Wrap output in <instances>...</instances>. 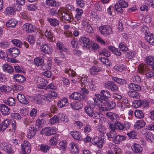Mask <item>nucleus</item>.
<instances>
[{
    "label": "nucleus",
    "instance_id": "4",
    "mask_svg": "<svg viewBox=\"0 0 154 154\" xmlns=\"http://www.w3.org/2000/svg\"><path fill=\"white\" fill-rule=\"evenodd\" d=\"M21 146L22 152L23 154H29L30 152L31 147L28 141H24Z\"/></svg>",
    "mask_w": 154,
    "mask_h": 154
},
{
    "label": "nucleus",
    "instance_id": "6",
    "mask_svg": "<svg viewBox=\"0 0 154 154\" xmlns=\"http://www.w3.org/2000/svg\"><path fill=\"white\" fill-rule=\"evenodd\" d=\"M79 44H80L81 46L83 48H89L90 40L89 38L83 37L80 38L79 40Z\"/></svg>",
    "mask_w": 154,
    "mask_h": 154
},
{
    "label": "nucleus",
    "instance_id": "1",
    "mask_svg": "<svg viewBox=\"0 0 154 154\" xmlns=\"http://www.w3.org/2000/svg\"><path fill=\"white\" fill-rule=\"evenodd\" d=\"M94 106L92 103H90L89 106L85 107V109L87 114L90 117L97 119L100 117L99 113L94 110Z\"/></svg>",
    "mask_w": 154,
    "mask_h": 154
},
{
    "label": "nucleus",
    "instance_id": "44",
    "mask_svg": "<svg viewBox=\"0 0 154 154\" xmlns=\"http://www.w3.org/2000/svg\"><path fill=\"white\" fill-rule=\"evenodd\" d=\"M4 103L9 106H13L15 104V101L14 99L12 97H10L7 100L4 101Z\"/></svg>",
    "mask_w": 154,
    "mask_h": 154
},
{
    "label": "nucleus",
    "instance_id": "63",
    "mask_svg": "<svg viewBox=\"0 0 154 154\" xmlns=\"http://www.w3.org/2000/svg\"><path fill=\"white\" fill-rule=\"evenodd\" d=\"M49 11L50 14L52 16H54V15L57 14H60L59 10L57 11L56 9L55 8L50 9L49 10Z\"/></svg>",
    "mask_w": 154,
    "mask_h": 154
},
{
    "label": "nucleus",
    "instance_id": "43",
    "mask_svg": "<svg viewBox=\"0 0 154 154\" xmlns=\"http://www.w3.org/2000/svg\"><path fill=\"white\" fill-rule=\"evenodd\" d=\"M3 149L5 151L8 153H12L13 152V150L11 148V147L7 145L6 143L3 144Z\"/></svg>",
    "mask_w": 154,
    "mask_h": 154
},
{
    "label": "nucleus",
    "instance_id": "2",
    "mask_svg": "<svg viewBox=\"0 0 154 154\" xmlns=\"http://www.w3.org/2000/svg\"><path fill=\"white\" fill-rule=\"evenodd\" d=\"M59 11L60 14L62 15V19L67 21L69 23L73 20V15L71 12L62 8L60 9Z\"/></svg>",
    "mask_w": 154,
    "mask_h": 154
},
{
    "label": "nucleus",
    "instance_id": "22",
    "mask_svg": "<svg viewBox=\"0 0 154 154\" xmlns=\"http://www.w3.org/2000/svg\"><path fill=\"white\" fill-rule=\"evenodd\" d=\"M145 38L149 44L154 45V35L150 33L145 35Z\"/></svg>",
    "mask_w": 154,
    "mask_h": 154
},
{
    "label": "nucleus",
    "instance_id": "42",
    "mask_svg": "<svg viewBox=\"0 0 154 154\" xmlns=\"http://www.w3.org/2000/svg\"><path fill=\"white\" fill-rule=\"evenodd\" d=\"M135 116L138 118L142 119L144 117V114L141 110H136L134 112Z\"/></svg>",
    "mask_w": 154,
    "mask_h": 154
},
{
    "label": "nucleus",
    "instance_id": "11",
    "mask_svg": "<svg viewBox=\"0 0 154 154\" xmlns=\"http://www.w3.org/2000/svg\"><path fill=\"white\" fill-rule=\"evenodd\" d=\"M149 66L146 64H140L138 69L139 72L143 74H145V73L149 69Z\"/></svg>",
    "mask_w": 154,
    "mask_h": 154
},
{
    "label": "nucleus",
    "instance_id": "56",
    "mask_svg": "<svg viewBox=\"0 0 154 154\" xmlns=\"http://www.w3.org/2000/svg\"><path fill=\"white\" fill-rule=\"evenodd\" d=\"M57 46L59 50L63 51H66V49L64 48L63 45L61 42H58L57 44Z\"/></svg>",
    "mask_w": 154,
    "mask_h": 154
},
{
    "label": "nucleus",
    "instance_id": "55",
    "mask_svg": "<svg viewBox=\"0 0 154 154\" xmlns=\"http://www.w3.org/2000/svg\"><path fill=\"white\" fill-rule=\"evenodd\" d=\"M59 119H60L61 121L67 122H68L69 120L67 116H65L64 114H61L59 115Z\"/></svg>",
    "mask_w": 154,
    "mask_h": 154
},
{
    "label": "nucleus",
    "instance_id": "14",
    "mask_svg": "<svg viewBox=\"0 0 154 154\" xmlns=\"http://www.w3.org/2000/svg\"><path fill=\"white\" fill-rule=\"evenodd\" d=\"M119 130H127L129 129L130 127V123L128 122H125L124 124L120 122H119Z\"/></svg>",
    "mask_w": 154,
    "mask_h": 154
},
{
    "label": "nucleus",
    "instance_id": "46",
    "mask_svg": "<svg viewBox=\"0 0 154 154\" xmlns=\"http://www.w3.org/2000/svg\"><path fill=\"white\" fill-rule=\"evenodd\" d=\"M0 90L1 92H5L6 93L11 91V88L8 86L4 85L0 87Z\"/></svg>",
    "mask_w": 154,
    "mask_h": 154
},
{
    "label": "nucleus",
    "instance_id": "12",
    "mask_svg": "<svg viewBox=\"0 0 154 154\" xmlns=\"http://www.w3.org/2000/svg\"><path fill=\"white\" fill-rule=\"evenodd\" d=\"M94 102H92L90 103H92L94 106V108L95 106H97L99 107H101L102 106H104L106 101L103 100L102 101L101 100L97 98L94 99Z\"/></svg>",
    "mask_w": 154,
    "mask_h": 154
},
{
    "label": "nucleus",
    "instance_id": "61",
    "mask_svg": "<svg viewBox=\"0 0 154 154\" xmlns=\"http://www.w3.org/2000/svg\"><path fill=\"white\" fill-rule=\"evenodd\" d=\"M11 42L16 46L19 47H20V45H22V42L20 40L17 39L12 40Z\"/></svg>",
    "mask_w": 154,
    "mask_h": 154
},
{
    "label": "nucleus",
    "instance_id": "20",
    "mask_svg": "<svg viewBox=\"0 0 154 154\" xmlns=\"http://www.w3.org/2000/svg\"><path fill=\"white\" fill-rule=\"evenodd\" d=\"M9 52L10 54H11L13 57H17L20 53L19 50L16 48H12L9 50Z\"/></svg>",
    "mask_w": 154,
    "mask_h": 154
},
{
    "label": "nucleus",
    "instance_id": "5",
    "mask_svg": "<svg viewBox=\"0 0 154 154\" xmlns=\"http://www.w3.org/2000/svg\"><path fill=\"white\" fill-rule=\"evenodd\" d=\"M99 30L101 33L104 35H109L112 32L111 28L109 26L105 25L100 26Z\"/></svg>",
    "mask_w": 154,
    "mask_h": 154
},
{
    "label": "nucleus",
    "instance_id": "36",
    "mask_svg": "<svg viewBox=\"0 0 154 154\" xmlns=\"http://www.w3.org/2000/svg\"><path fill=\"white\" fill-rule=\"evenodd\" d=\"M154 130V124L153 125H150L146 126V128H144L142 131V134L145 136L148 132V130Z\"/></svg>",
    "mask_w": 154,
    "mask_h": 154
},
{
    "label": "nucleus",
    "instance_id": "25",
    "mask_svg": "<svg viewBox=\"0 0 154 154\" xmlns=\"http://www.w3.org/2000/svg\"><path fill=\"white\" fill-rule=\"evenodd\" d=\"M57 105L59 107L61 108L63 107L67 106L69 104L67 98L64 97L63 99H61L57 103Z\"/></svg>",
    "mask_w": 154,
    "mask_h": 154
},
{
    "label": "nucleus",
    "instance_id": "7",
    "mask_svg": "<svg viewBox=\"0 0 154 154\" xmlns=\"http://www.w3.org/2000/svg\"><path fill=\"white\" fill-rule=\"evenodd\" d=\"M105 86L106 88L110 89L113 91H116L118 90V87L117 85L113 82L111 81H108L106 82Z\"/></svg>",
    "mask_w": 154,
    "mask_h": 154
},
{
    "label": "nucleus",
    "instance_id": "50",
    "mask_svg": "<svg viewBox=\"0 0 154 154\" xmlns=\"http://www.w3.org/2000/svg\"><path fill=\"white\" fill-rule=\"evenodd\" d=\"M58 140V138L57 137L55 136L52 137L50 140V144L51 146H55L57 144Z\"/></svg>",
    "mask_w": 154,
    "mask_h": 154
},
{
    "label": "nucleus",
    "instance_id": "16",
    "mask_svg": "<svg viewBox=\"0 0 154 154\" xmlns=\"http://www.w3.org/2000/svg\"><path fill=\"white\" fill-rule=\"evenodd\" d=\"M17 97L19 101L21 103L26 105L29 103L26 98L24 95L22 94L18 93Z\"/></svg>",
    "mask_w": 154,
    "mask_h": 154
},
{
    "label": "nucleus",
    "instance_id": "64",
    "mask_svg": "<svg viewBox=\"0 0 154 154\" xmlns=\"http://www.w3.org/2000/svg\"><path fill=\"white\" fill-rule=\"evenodd\" d=\"M145 75L147 78H150L154 76V72L149 69L145 73Z\"/></svg>",
    "mask_w": 154,
    "mask_h": 154
},
{
    "label": "nucleus",
    "instance_id": "26",
    "mask_svg": "<svg viewBox=\"0 0 154 154\" xmlns=\"http://www.w3.org/2000/svg\"><path fill=\"white\" fill-rule=\"evenodd\" d=\"M40 121L38 122H37L33 124V125H30V128L31 129L35 131H39L42 127L40 123Z\"/></svg>",
    "mask_w": 154,
    "mask_h": 154
},
{
    "label": "nucleus",
    "instance_id": "47",
    "mask_svg": "<svg viewBox=\"0 0 154 154\" xmlns=\"http://www.w3.org/2000/svg\"><path fill=\"white\" fill-rule=\"evenodd\" d=\"M106 134L109 138L114 139L117 135V133L115 131L111 130L108 132Z\"/></svg>",
    "mask_w": 154,
    "mask_h": 154
},
{
    "label": "nucleus",
    "instance_id": "58",
    "mask_svg": "<svg viewBox=\"0 0 154 154\" xmlns=\"http://www.w3.org/2000/svg\"><path fill=\"white\" fill-rule=\"evenodd\" d=\"M21 5L19 4L17 2L14 3L13 6L14 9L17 11H20L21 10Z\"/></svg>",
    "mask_w": 154,
    "mask_h": 154
},
{
    "label": "nucleus",
    "instance_id": "31",
    "mask_svg": "<svg viewBox=\"0 0 154 154\" xmlns=\"http://www.w3.org/2000/svg\"><path fill=\"white\" fill-rule=\"evenodd\" d=\"M104 104L106 105H104V106H107V109H113L116 106V104L115 102L112 101H109L108 100L107 101H106Z\"/></svg>",
    "mask_w": 154,
    "mask_h": 154
},
{
    "label": "nucleus",
    "instance_id": "45",
    "mask_svg": "<svg viewBox=\"0 0 154 154\" xmlns=\"http://www.w3.org/2000/svg\"><path fill=\"white\" fill-rule=\"evenodd\" d=\"M99 54L101 55H103L106 57H109L110 55V52L106 49H104L99 52Z\"/></svg>",
    "mask_w": 154,
    "mask_h": 154
},
{
    "label": "nucleus",
    "instance_id": "33",
    "mask_svg": "<svg viewBox=\"0 0 154 154\" xmlns=\"http://www.w3.org/2000/svg\"><path fill=\"white\" fill-rule=\"evenodd\" d=\"M44 63V60L41 57H38L35 58L34 60V63L37 66L42 65Z\"/></svg>",
    "mask_w": 154,
    "mask_h": 154
},
{
    "label": "nucleus",
    "instance_id": "40",
    "mask_svg": "<svg viewBox=\"0 0 154 154\" xmlns=\"http://www.w3.org/2000/svg\"><path fill=\"white\" fill-rule=\"evenodd\" d=\"M70 105L72 109L79 110L82 107V105L80 102H78L76 104L74 103H70Z\"/></svg>",
    "mask_w": 154,
    "mask_h": 154
},
{
    "label": "nucleus",
    "instance_id": "41",
    "mask_svg": "<svg viewBox=\"0 0 154 154\" xmlns=\"http://www.w3.org/2000/svg\"><path fill=\"white\" fill-rule=\"evenodd\" d=\"M46 4L49 6L56 7L59 5L58 2L53 0H46Z\"/></svg>",
    "mask_w": 154,
    "mask_h": 154
},
{
    "label": "nucleus",
    "instance_id": "28",
    "mask_svg": "<svg viewBox=\"0 0 154 154\" xmlns=\"http://www.w3.org/2000/svg\"><path fill=\"white\" fill-rule=\"evenodd\" d=\"M4 71L7 72L9 73H13L14 72V69L9 65L5 64L2 66Z\"/></svg>",
    "mask_w": 154,
    "mask_h": 154
},
{
    "label": "nucleus",
    "instance_id": "54",
    "mask_svg": "<svg viewBox=\"0 0 154 154\" xmlns=\"http://www.w3.org/2000/svg\"><path fill=\"white\" fill-rule=\"evenodd\" d=\"M14 9L12 8L9 7H7L6 10V14L8 15H12L14 13Z\"/></svg>",
    "mask_w": 154,
    "mask_h": 154
},
{
    "label": "nucleus",
    "instance_id": "37",
    "mask_svg": "<svg viewBox=\"0 0 154 154\" xmlns=\"http://www.w3.org/2000/svg\"><path fill=\"white\" fill-rule=\"evenodd\" d=\"M144 103L143 100L139 99L138 100H135L134 101L133 106L135 108H137L140 106L143 105Z\"/></svg>",
    "mask_w": 154,
    "mask_h": 154
},
{
    "label": "nucleus",
    "instance_id": "10",
    "mask_svg": "<svg viewBox=\"0 0 154 154\" xmlns=\"http://www.w3.org/2000/svg\"><path fill=\"white\" fill-rule=\"evenodd\" d=\"M23 28L28 32H32L35 31V26L30 23H26L23 25Z\"/></svg>",
    "mask_w": 154,
    "mask_h": 154
},
{
    "label": "nucleus",
    "instance_id": "53",
    "mask_svg": "<svg viewBox=\"0 0 154 154\" xmlns=\"http://www.w3.org/2000/svg\"><path fill=\"white\" fill-rule=\"evenodd\" d=\"M106 115L112 121L117 119V115L111 112H107Z\"/></svg>",
    "mask_w": 154,
    "mask_h": 154
},
{
    "label": "nucleus",
    "instance_id": "52",
    "mask_svg": "<svg viewBox=\"0 0 154 154\" xmlns=\"http://www.w3.org/2000/svg\"><path fill=\"white\" fill-rule=\"evenodd\" d=\"M59 117L57 116H54L50 119L49 122L51 124H54L56 122H59Z\"/></svg>",
    "mask_w": 154,
    "mask_h": 154
},
{
    "label": "nucleus",
    "instance_id": "29",
    "mask_svg": "<svg viewBox=\"0 0 154 154\" xmlns=\"http://www.w3.org/2000/svg\"><path fill=\"white\" fill-rule=\"evenodd\" d=\"M47 20L49 22L50 25L52 26L55 27L59 25V21L55 18H48Z\"/></svg>",
    "mask_w": 154,
    "mask_h": 154
},
{
    "label": "nucleus",
    "instance_id": "49",
    "mask_svg": "<svg viewBox=\"0 0 154 154\" xmlns=\"http://www.w3.org/2000/svg\"><path fill=\"white\" fill-rule=\"evenodd\" d=\"M70 135L73 137L74 139L78 140H81L79 137L80 134L79 132L76 131L71 132Z\"/></svg>",
    "mask_w": 154,
    "mask_h": 154
},
{
    "label": "nucleus",
    "instance_id": "34",
    "mask_svg": "<svg viewBox=\"0 0 154 154\" xmlns=\"http://www.w3.org/2000/svg\"><path fill=\"white\" fill-rule=\"evenodd\" d=\"M132 149L134 152L137 153L141 152L143 150L140 144L137 143L134 144Z\"/></svg>",
    "mask_w": 154,
    "mask_h": 154
},
{
    "label": "nucleus",
    "instance_id": "21",
    "mask_svg": "<svg viewBox=\"0 0 154 154\" xmlns=\"http://www.w3.org/2000/svg\"><path fill=\"white\" fill-rule=\"evenodd\" d=\"M17 23L15 19L12 18L7 22L6 25V27L9 28H13L15 27Z\"/></svg>",
    "mask_w": 154,
    "mask_h": 154
},
{
    "label": "nucleus",
    "instance_id": "17",
    "mask_svg": "<svg viewBox=\"0 0 154 154\" xmlns=\"http://www.w3.org/2000/svg\"><path fill=\"white\" fill-rule=\"evenodd\" d=\"M1 111L2 114L5 115H8L10 113V109L5 104L1 105Z\"/></svg>",
    "mask_w": 154,
    "mask_h": 154
},
{
    "label": "nucleus",
    "instance_id": "38",
    "mask_svg": "<svg viewBox=\"0 0 154 154\" xmlns=\"http://www.w3.org/2000/svg\"><path fill=\"white\" fill-rule=\"evenodd\" d=\"M70 148H71V151L75 153V154L78 153V149L77 145L75 143H71L70 145Z\"/></svg>",
    "mask_w": 154,
    "mask_h": 154
},
{
    "label": "nucleus",
    "instance_id": "19",
    "mask_svg": "<svg viewBox=\"0 0 154 154\" xmlns=\"http://www.w3.org/2000/svg\"><path fill=\"white\" fill-rule=\"evenodd\" d=\"M126 137L124 136L120 135H116L115 137L113 139L112 141L115 144H119L121 141L125 140Z\"/></svg>",
    "mask_w": 154,
    "mask_h": 154
},
{
    "label": "nucleus",
    "instance_id": "51",
    "mask_svg": "<svg viewBox=\"0 0 154 154\" xmlns=\"http://www.w3.org/2000/svg\"><path fill=\"white\" fill-rule=\"evenodd\" d=\"M67 146V142L65 140L61 141L59 144V147L60 149L65 150Z\"/></svg>",
    "mask_w": 154,
    "mask_h": 154
},
{
    "label": "nucleus",
    "instance_id": "15",
    "mask_svg": "<svg viewBox=\"0 0 154 154\" xmlns=\"http://www.w3.org/2000/svg\"><path fill=\"white\" fill-rule=\"evenodd\" d=\"M9 120L5 119L0 124V131H4L8 126L10 124Z\"/></svg>",
    "mask_w": 154,
    "mask_h": 154
},
{
    "label": "nucleus",
    "instance_id": "24",
    "mask_svg": "<svg viewBox=\"0 0 154 154\" xmlns=\"http://www.w3.org/2000/svg\"><path fill=\"white\" fill-rule=\"evenodd\" d=\"M0 58L4 60H7L11 62H14V60L12 59L11 58H8L7 54L2 51H0Z\"/></svg>",
    "mask_w": 154,
    "mask_h": 154
},
{
    "label": "nucleus",
    "instance_id": "9",
    "mask_svg": "<svg viewBox=\"0 0 154 154\" xmlns=\"http://www.w3.org/2000/svg\"><path fill=\"white\" fill-rule=\"evenodd\" d=\"M41 49L42 51L45 53L50 54L52 51V47L50 45L48 44L42 45Z\"/></svg>",
    "mask_w": 154,
    "mask_h": 154
},
{
    "label": "nucleus",
    "instance_id": "35",
    "mask_svg": "<svg viewBox=\"0 0 154 154\" xmlns=\"http://www.w3.org/2000/svg\"><path fill=\"white\" fill-rule=\"evenodd\" d=\"M145 61L149 65L152 66L154 64V57L152 56H147Z\"/></svg>",
    "mask_w": 154,
    "mask_h": 154
},
{
    "label": "nucleus",
    "instance_id": "18",
    "mask_svg": "<svg viewBox=\"0 0 154 154\" xmlns=\"http://www.w3.org/2000/svg\"><path fill=\"white\" fill-rule=\"evenodd\" d=\"M101 95H102V100L104 101H107L109 98L110 97V93L107 91L102 90L100 92Z\"/></svg>",
    "mask_w": 154,
    "mask_h": 154
},
{
    "label": "nucleus",
    "instance_id": "39",
    "mask_svg": "<svg viewBox=\"0 0 154 154\" xmlns=\"http://www.w3.org/2000/svg\"><path fill=\"white\" fill-rule=\"evenodd\" d=\"M119 122H115L114 124H112L111 123L110 124L109 123V129L110 131L111 130H114L115 131L116 129H118L119 130Z\"/></svg>",
    "mask_w": 154,
    "mask_h": 154
},
{
    "label": "nucleus",
    "instance_id": "62",
    "mask_svg": "<svg viewBox=\"0 0 154 154\" xmlns=\"http://www.w3.org/2000/svg\"><path fill=\"white\" fill-rule=\"evenodd\" d=\"M119 47L120 50L124 52H126L128 51V48L126 46H125L123 43H120Z\"/></svg>",
    "mask_w": 154,
    "mask_h": 154
},
{
    "label": "nucleus",
    "instance_id": "3",
    "mask_svg": "<svg viewBox=\"0 0 154 154\" xmlns=\"http://www.w3.org/2000/svg\"><path fill=\"white\" fill-rule=\"evenodd\" d=\"M69 98L70 99L76 100H85L86 99V96L83 93H79L75 92L70 95Z\"/></svg>",
    "mask_w": 154,
    "mask_h": 154
},
{
    "label": "nucleus",
    "instance_id": "57",
    "mask_svg": "<svg viewBox=\"0 0 154 154\" xmlns=\"http://www.w3.org/2000/svg\"><path fill=\"white\" fill-rule=\"evenodd\" d=\"M50 148V147L45 144H42L40 146L41 149L45 152H48Z\"/></svg>",
    "mask_w": 154,
    "mask_h": 154
},
{
    "label": "nucleus",
    "instance_id": "32",
    "mask_svg": "<svg viewBox=\"0 0 154 154\" xmlns=\"http://www.w3.org/2000/svg\"><path fill=\"white\" fill-rule=\"evenodd\" d=\"M128 96L131 97L138 99L140 97L139 94L135 91H129L128 92Z\"/></svg>",
    "mask_w": 154,
    "mask_h": 154
},
{
    "label": "nucleus",
    "instance_id": "60",
    "mask_svg": "<svg viewBox=\"0 0 154 154\" xmlns=\"http://www.w3.org/2000/svg\"><path fill=\"white\" fill-rule=\"evenodd\" d=\"M137 127L139 128L143 127L145 125V123L142 120H138L137 122Z\"/></svg>",
    "mask_w": 154,
    "mask_h": 154
},
{
    "label": "nucleus",
    "instance_id": "23",
    "mask_svg": "<svg viewBox=\"0 0 154 154\" xmlns=\"http://www.w3.org/2000/svg\"><path fill=\"white\" fill-rule=\"evenodd\" d=\"M57 93L54 91H51L48 94L45 95L44 96V98L43 99L47 101H48L50 100L52 97H54L57 96Z\"/></svg>",
    "mask_w": 154,
    "mask_h": 154
},
{
    "label": "nucleus",
    "instance_id": "13",
    "mask_svg": "<svg viewBox=\"0 0 154 154\" xmlns=\"http://www.w3.org/2000/svg\"><path fill=\"white\" fill-rule=\"evenodd\" d=\"M103 138L102 139L101 137H96L93 140L94 143L96 145L100 148H102L103 144Z\"/></svg>",
    "mask_w": 154,
    "mask_h": 154
},
{
    "label": "nucleus",
    "instance_id": "27",
    "mask_svg": "<svg viewBox=\"0 0 154 154\" xmlns=\"http://www.w3.org/2000/svg\"><path fill=\"white\" fill-rule=\"evenodd\" d=\"M13 78L15 80L19 83H22L25 80V78L24 76L18 74L14 75Z\"/></svg>",
    "mask_w": 154,
    "mask_h": 154
},
{
    "label": "nucleus",
    "instance_id": "59",
    "mask_svg": "<svg viewBox=\"0 0 154 154\" xmlns=\"http://www.w3.org/2000/svg\"><path fill=\"white\" fill-rule=\"evenodd\" d=\"M36 131L33 130L31 129L29 130V132L27 134V137L29 138H31L33 137L35 134Z\"/></svg>",
    "mask_w": 154,
    "mask_h": 154
},
{
    "label": "nucleus",
    "instance_id": "48",
    "mask_svg": "<svg viewBox=\"0 0 154 154\" xmlns=\"http://www.w3.org/2000/svg\"><path fill=\"white\" fill-rule=\"evenodd\" d=\"M100 69L98 67L95 66H92L90 69V72L93 75L96 74L97 72L100 71Z\"/></svg>",
    "mask_w": 154,
    "mask_h": 154
},
{
    "label": "nucleus",
    "instance_id": "30",
    "mask_svg": "<svg viewBox=\"0 0 154 154\" xmlns=\"http://www.w3.org/2000/svg\"><path fill=\"white\" fill-rule=\"evenodd\" d=\"M45 36L47 38L48 40L51 42L53 41L54 35L53 33L51 30L48 31V30L45 31Z\"/></svg>",
    "mask_w": 154,
    "mask_h": 154
},
{
    "label": "nucleus",
    "instance_id": "8",
    "mask_svg": "<svg viewBox=\"0 0 154 154\" xmlns=\"http://www.w3.org/2000/svg\"><path fill=\"white\" fill-rule=\"evenodd\" d=\"M56 130L50 127L45 128L42 129L43 133L45 134L46 136H49L55 134Z\"/></svg>",
    "mask_w": 154,
    "mask_h": 154
}]
</instances>
